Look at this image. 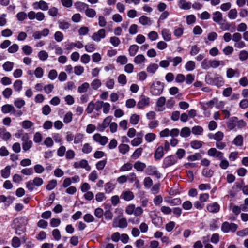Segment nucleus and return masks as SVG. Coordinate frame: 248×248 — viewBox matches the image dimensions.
Wrapping results in <instances>:
<instances>
[{"label": "nucleus", "instance_id": "obj_1", "mask_svg": "<svg viewBox=\"0 0 248 248\" xmlns=\"http://www.w3.org/2000/svg\"><path fill=\"white\" fill-rule=\"evenodd\" d=\"M164 87V84L160 81L154 82L151 86L150 92L153 95H159L162 93Z\"/></svg>", "mask_w": 248, "mask_h": 248}, {"label": "nucleus", "instance_id": "obj_2", "mask_svg": "<svg viewBox=\"0 0 248 248\" xmlns=\"http://www.w3.org/2000/svg\"><path fill=\"white\" fill-rule=\"evenodd\" d=\"M43 180L41 178L36 177L33 180H30L26 183V187L30 191L32 192L34 190L35 186H40L43 184Z\"/></svg>", "mask_w": 248, "mask_h": 248}, {"label": "nucleus", "instance_id": "obj_3", "mask_svg": "<svg viewBox=\"0 0 248 248\" xmlns=\"http://www.w3.org/2000/svg\"><path fill=\"white\" fill-rule=\"evenodd\" d=\"M22 149L24 152L28 151L32 146V141L30 140L28 134L25 133L21 137Z\"/></svg>", "mask_w": 248, "mask_h": 248}, {"label": "nucleus", "instance_id": "obj_4", "mask_svg": "<svg viewBox=\"0 0 248 248\" xmlns=\"http://www.w3.org/2000/svg\"><path fill=\"white\" fill-rule=\"evenodd\" d=\"M28 221V218L26 217H19L14 220L13 224H14V227L16 228V234L20 235L21 233L20 231L23 232L22 230H19V232L18 231L17 228L21 227L18 224H20L21 226H22V224H27Z\"/></svg>", "mask_w": 248, "mask_h": 248}, {"label": "nucleus", "instance_id": "obj_5", "mask_svg": "<svg viewBox=\"0 0 248 248\" xmlns=\"http://www.w3.org/2000/svg\"><path fill=\"white\" fill-rule=\"evenodd\" d=\"M238 225L235 223H229L228 222H224L221 226V230L225 233H227L230 231L234 232L236 231Z\"/></svg>", "mask_w": 248, "mask_h": 248}, {"label": "nucleus", "instance_id": "obj_6", "mask_svg": "<svg viewBox=\"0 0 248 248\" xmlns=\"http://www.w3.org/2000/svg\"><path fill=\"white\" fill-rule=\"evenodd\" d=\"M177 162L176 157L173 155L167 156L164 158L163 161V167L168 168L174 165Z\"/></svg>", "mask_w": 248, "mask_h": 248}, {"label": "nucleus", "instance_id": "obj_7", "mask_svg": "<svg viewBox=\"0 0 248 248\" xmlns=\"http://www.w3.org/2000/svg\"><path fill=\"white\" fill-rule=\"evenodd\" d=\"M106 36V31L104 29H99L97 32L93 34L92 39L96 42H99Z\"/></svg>", "mask_w": 248, "mask_h": 248}, {"label": "nucleus", "instance_id": "obj_8", "mask_svg": "<svg viewBox=\"0 0 248 248\" xmlns=\"http://www.w3.org/2000/svg\"><path fill=\"white\" fill-rule=\"evenodd\" d=\"M127 225L128 223L125 218H122L119 219L115 218L113 220V226L114 227L125 228L127 227Z\"/></svg>", "mask_w": 248, "mask_h": 248}, {"label": "nucleus", "instance_id": "obj_9", "mask_svg": "<svg viewBox=\"0 0 248 248\" xmlns=\"http://www.w3.org/2000/svg\"><path fill=\"white\" fill-rule=\"evenodd\" d=\"M93 138L95 142L99 143L102 146L106 145L108 141V138L106 136H102L99 133L95 134Z\"/></svg>", "mask_w": 248, "mask_h": 248}, {"label": "nucleus", "instance_id": "obj_10", "mask_svg": "<svg viewBox=\"0 0 248 248\" xmlns=\"http://www.w3.org/2000/svg\"><path fill=\"white\" fill-rule=\"evenodd\" d=\"M34 9H40L42 11H47L48 9V4L44 0H40L38 2H35L32 4Z\"/></svg>", "mask_w": 248, "mask_h": 248}, {"label": "nucleus", "instance_id": "obj_11", "mask_svg": "<svg viewBox=\"0 0 248 248\" xmlns=\"http://www.w3.org/2000/svg\"><path fill=\"white\" fill-rule=\"evenodd\" d=\"M74 167L77 169L84 168L88 171L91 170V167L89 166L88 161L85 159H82L79 162H75Z\"/></svg>", "mask_w": 248, "mask_h": 248}, {"label": "nucleus", "instance_id": "obj_12", "mask_svg": "<svg viewBox=\"0 0 248 248\" xmlns=\"http://www.w3.org/2000/svg\"><path fill=\"white\" fill-rule=\"evenodd\" d=\"M240 76V72L238 69H233L232 68H229L226 71V77L228 78H239Z\"/></svg>", "mask_w": 248, "mask_h": 248}, {"label": "nucleus", "instance_id": "obj_13", "mask_svg": "<svg viewBox=\"0 0 248 248\" xmlns=\"http://www.w3.org/2000/svg\"><path fill=\"white\" fill-rule=\"evenodd\" d=\"M146 172L149 175H155L157 178L161 177V174L157 171V168L153 166H149L146 170Z\"/></svg>", "mask_w": 248, "mask_h": 248}, {"label": "nucleus", "instance_id": "obj_14", "mask_svg": "<svg viewBox=\"0 0 248 248\" xmlns=\"http://www.w3.org/2000/svg\"><path fill=\"white\" fill-rule=\"evenodd\" d=\"M207 210L210 213H217L220 210L219 205L216 202L209 204L206 207Z\"/></svg>", "mask_w": 248, "mask_h": 248}, {"label": "nucleus", "instance_id": "obj_15", "mask_svg": "<svg viewBox=\"0 0 248 248\" xmlns=\"http://www.w3.org/2000/svg\"><path fill=\"white\" fill-rule=\"evenodd\" d=\"M207 153L209 156L218 157L220 159H222L223 158V153L217 151L215 148L210 149L208 151Z\"/></svg>", "mask_w": 248, "mask_h": 248}, {"label": "nucleus", "instance_id": "obj_16", "mask_svg": "<svg viewBox=\"0 0 248 248\" xmlns=\"http://www.w3.org/2000/svg\"><path fill=\"white\" fill-rule=\"evenodd\" d=\"M150 104V98L148 97L143 96L138 102L137 108H142L145 106H148Z\"/></svg>", "mask_w": 248, "mask_h": 248}, {"label": "nucleus", "instance_id": "obj_17", "mask_svg": "<svg viewBox=\"0 0 248 248\" xmlns=\"http://www.w3.org/2000/svg\"><path fill=\"white\" fill-rule=\"evenodd\" d=\"M164 148L162 146L158 147L154 153V158L156 160H160L164 156Z\"/></svg>", "mask_w": 248, "mask_h": 248}, {"label": "nucleus", "instance_id": "obj_18", "mask_svg": "<svg viewBox=\"0 0 248 248\" xmlns=\"http://www.w3.org/2000/svg\"><path fill=\"white\" fill-rule=\"evenodd\" d=\"M112 117L111 116H108L103 121L101 125H100L98 129L100 131H103L106 127H107L111 123Z\"/></svg>", "mask_w": 248, "mask_h": 248}, {"label": "nucleus", "instance_id": "obj_19", "mask_svg": "<svg viewBox=\"0 0 248 248\" xmlns=\"http://www.w3.org/2000/svg\"><path fill=\"white\" fill-rule=\"evenodd\" d=\"M143 136V134L142 132L138 133L137 134V137L134 138L131 141V145L133 146H137L140 144L142 142V137Z\"/></svg>", "mask_w": 248, "mask_h": 248}, {"label": "nucleus", "instance_id": "obj_20", "mask_svg": "<svg viewBox=\"0 0 248 248\" xmlns=\"http://www.w3.org/2000/svg\"><path fill=\"white\" fill-rule=\"evenodd\" d=\"M1 111L4 114L8 113L10 112H16V109L14 107L10 104H6L1 107Z\"/></svg>", "mask_w": 248, "mask_h": 248}, {"label": "nucleus", "instance_id": "obj_21", "mask_svg": "<svg viewBox=\"0 0 248 248\" xmlns=\"http://www.w3.org/2000/svg\"><path fill=\"white\" fill-rule=\"evenodd\" d=\"M121 197L125 201H129L134 199V195L130 191H124L121 194Z\"/></svg>", "mask_w": 248, "mask_h": 248}, {"label": "nucleus", "instance_id": "obj_22", "mask_svg": "<svg viewBox=\"0 0 248 248\" xmlns=\"http://www.w3.org/2000/svg\"><path fill=\"white\" fill-rule=\"evenodd\" d=\"M165 201L171 206L179 205L181 202L180 198L171 199L170 197H168L165 198Z\"/></svg>", "mask_w": 248, "mask_h": 248}, {"label": "nucleus", "instance_id": "obj_23", "mask_svg": "<svg viewBox=\"0 0 248 248\" xmlns=\"http://www.w3.org/2000/svg\"><path fill=\"white\" fill-rule=\"evenodd\" d=\"M236 117H232L229 119L227 123V127L229 130H232L236 127Z\"/></svg>", "mask_w": 248, "mask_h": 248}, {"label": "nucleus", "instance_id": "obj_24", "mask_svg": "<svg viewBox=\"0 0 248 248\" xmlns=\"http://www.w3.org/2000/svg\"><path fill=\"white\" fill-rule=\"evenodd\" d=\"M161 34L163 39L166 41H170L171 39V35L170 30L168 29H163L161 31Z\"/></svg>", "mask_w": 248, "mask_h": 248}, {"label": "nucleus", "instance_id": "obj_25", "mask_svg": "<svg viewBox=\"0 0 248 248\" xmlns=\"http://www.w3.org/2000/svg\"><path fill=\"white\" fill-rule=\"evenodd\" d=\"M74 6L75 8L80 12L85 11L86 9L89 7L88 5L80 1H78L75 3Z\"/></svg>", "mask_w": 248, "mask_h": 248}, {"label": "nucleus", "instance_id": "obj_26", "mask_svg": "<svg viewBox=\"0 0 248 248\" xmlns=\"http://www.w3.org/2000/svg\"><path fill=\"white\" fill-rule=\"evenodd\" d=\"M179 7L184 10H189L191 8V4L185 0H181L179 1Z\"/></svg>", "mask_w": 248, "mask_h": 248}, {"label": "nucleus", "instance_id": "obj_27", "mask_svg": "<svg viewBox=\"0 0 248 248\" xmlns=\"http://www.w3.org/2000/svg\"><path fill=\"white\" fill-rule=\"evenodd\" d=\"M213 20L214 22L219 24L222 20V14L219 11H216L213 14Z\"/></svg>", "mask_w": 248, "mask_h": 248}, {"label": "nucleus", "instance_id": "obj_28", "mask_svg": "<svg viewBox=\"0 0 248 248\" xmlns=\"http://www.w3.org/2000/svg\"><path fill=\"white\" fill-rule=\"evenodd\" d=\"M146 167V164L140 161L136 162L134 165V168L138 171H142Z\"/></svg>", "mask_w": 248, "mask_h": 248}, {"label": "nucleus", "instance_id": "obj_29", "mask_svg": "<svg viewBox=\"0 0 248 248\" xmlns=\"http://www.w3.org/2000/svg\"><path fill=\"white\" fill-rule=\"evenodd\" d=\"M11 166H7L4 169L1 170V176L4 178H7L10 175Z\"/></svg>", "mask_w": 248, "mask_h": 248}, {"label": "nucleus", "instance_id": "obj_30", "mask_svg": "<svg viewBox=\"0 0 248 248\" xmlns=\"http://www.w3.org/2000/svg\"><path fill=\"white\" fill-rule=\"evenodd\" d=\"M145 60L146 58L143 54H139L135 57L134 62L136 64H140L143 63Z\"/></svg>", "mask_w": 248, "mask_h": 248}, {"label": "nucleus", "instance_id": "obj_31", "mask_svg": "<svg viewBox=\"0 0 248 248\" xmlns=\"http://www.w3.org/2000/svg\"><path fill=\"white\" fill-rule=\"evenodd\" d=\"M224 84V80L222 77L219 75L214 78V85L218 87L221 86Z\"/></svg>", "mask_w": 248, "mask_h": 248}, {"label": "nucleus", "instance_id": "obj_32", "mask_svg": "<svg viewBox=\"0 0 248 248\" xmlns=\"http://www.w3.org/2000/svg\"><path fill=\"white\" fill-rule=\"evenodd\" d=\"M139 46L137 45H131L129 48V54L131 56H135L139 50Z\"/></svg>", "mask_w": 248, "mask_h": 248}, {"label": "nucleus", "instance_id": "obj_33", "mask_svg": "<svg viewBox=\"0 0 248 248\" xmlns=\"http://www.w3.org/2000/svg\"><path fill=\"white\" fill-rule=\"evenodd\" d=\"M90 87V84L88 82H84L78 87V92L80 93H86Z\"/></svg>", "mask_w": 248, "mask_h": 248}, {"label": "nucleus", "instance_id": "obj_34", "mask_svg": "<svg viewBox=\"0 0 248 248\" xmlns=\"http://www.w3.org/2000/svg\"><path fill=\"white\" fill-rule=\"evenodd\" d=\"M14 63L10 61H7L2 65L3 69L7 72H10L14 67Z\"/></svg>", "mask_w": 248, "mask_h": 248}, {"label": "nucleus", "instance_id": "obj_35", "mask_svg": "<svg viewBox=\"0 0 248 248\" xmlns=\"http://www.w3.org/2000/svg\"><path fill=\"white\" fill-rule=\"evenodd\" d=\"M167 59L169 60L170 62H172V65L173 67H176L177 65L181 63L182 62V58L179 56L175 57L172 59H171V57H168L167 58Z\"/></svg>", "mask_w": 248, "mask_h": 248}, {"label": "nucleus", "instance_id": "obj_36", "mask_svg": "<svg viewBox=\"0 0 248 248\" xmlns=\"http://www.w3.org/2000/svg\"><path fill=\"white\" fill-rule=\"evenodd\" d=\"M139 21L142 25H150L151 24V21L150 18L145 16H142L140 17Z\"/></svg>", "mask_w": 248, "mask_h": 248}, {"label": "nucleus", "instance_id": "obj_37", "mask_svg": "<svg viewBox=\"0 0 248 248\" xmlns=\"http://www.w3.org/2000/svg\"><path fill=\"white\" fill-rule=\"evenodd\" d=\"M180 134L182 137L186 138L190 136L191 130L189 127H185L181 129Z\"/></svg>", "mask_w": 248, "mask_h": 248}, {"label": "nucleus", "instance_id": "obj_38", "mask_svg": "<svg viewBox=\"0 0 248 248\" xmlns=\"http://www.w3.org/2000/svg\"><path fill=\"white\" fill-rule=\"evenodd\" d=\"M185 67L187 71H193L195 68V62L193 61H189L186 63Z\"/></svg>", "mask_w": 248, "mask_h": 248}, {"label": "nucleus", "instance_id": "obj_39", "mask_svg": "<svg viewBox=\"0 0 248 248\" xmlns=\"http://www.w3.org/2000/svg\"><path fill=\"white\" fill-rule=\"evenodd\" d=\"M119 152L123 155L125 154L129 150V146L127 144H121L118 147Z\"/></svg>", "mask_w": 248, "mask_h": 248}, {"label": "nucleus", "instance_id": "obj_40", "mask_svg": "<svg viewBox=\"0 0 248 248\" xmlns=\"http://www.w3.org/2000/svg\"><path fill=\"white\" fill-rule=\"evenodd\" d=\"M84 138V136L83 134L78 133L74 136V143L75 144H78L81 143Z\"/></svg>", "mask_w": 248, "mask_h": 248}, {"label": "nucleus", "instance_id": "obj_41", "mask_svg": "<svg viewBox=\"0 0 248 248\" xmlns=\"http://www.w3.org/2000/svg\"><path fill=\"white\" fill-rule=\"evenodd\" d=\"M228 16L229 19L234 20L237 16V11L236 9H232L229 11L228 13Z\"/></svg>", "mask_w": 248, "mask_h": 248}, {"label": "nucleus", "instance_id": "obj_42", "mask_svg": "<svg viewBox=\"0 0 248 248\" xmlns=\"http://www.w3.org/2000/svg\"><path fill=\"white\" fill-rule=\"evenodd\" d=\"M211 60L204 59L201 63V67L203 69L208 70L211 67Z\"/></svg>", "mask_w": 248, "mask_h": 248}, {"label": "nucleus", "instance_id": "obj_43", "mask_svg": "<svg viewBox=\"0 0 248 248\" xmlns=\"http://www.w3.org/2000/svg\"><path fill=\"white\" fill-rule=\"evenodd\" d=\"M91 86L93 90H97L101 87L102 83L100 80L98 79H95L91 82Z\"/></svg>", "mask_w": 248, "mask_h": 248}, {"label": "nucleus", "instance_id": "obj_44", "mask_svg": "<svg viewBox=\"0 0 248 248\" xmlns=\"http://www.w3.org/2000/svg\"><path fill=\"white\" fill-rule=\"evenodd\" d=\"M23 82L21 80H17L14 83V88L15 91L20 92L22 88Z\"/></svg>", "mask_w": 248, "mask_h": 248}, {"label": "nucleus", "instance_id": "obj_45", "mask_svg": "<svg viewBox=\"0 0 248 248\" xmlns=\"http://www.w3.org/2000/svg\"><path fill=\"white\" fill-rule=\"evenodd\" d=\"M158 65L156 63H152L150 64L147 67V71L149 73L154 74L156 70L158 69Z\"/></svg>", "mask_w": 248, "mask_h": 248}, {"label": "nucleus", "instance_id": "obj_46", "mask_svg": "<svg viewBox=\"0 0 248 248\" xmlns=\"http://www.w3.org/2000/svg\"><path fill=\"white\" fill-rule=\"evenodd\" d=\"M233 143L236 146H241L243 145V138L242 135H238L234 139Z\"/></svg>", "mask_w": 248, "mask_h": 248}, {"label": "nucleus", "instance_id": "obj_47", "mask_svg": "<svg viewBox=\"0 0 248 248\" xmlns=\"http://www.w3.org/2000/svg\"><path fill=\"white\" fill-rule=\"evenodd\" d=\"M20 245L21 242L20 239L16 236L14 237L11 241V245L14 248H16L19 247Z\"/></svg>", "mask_w": 248, "mask_h": 248}, {"label": "nucleus", "instance_id": "obj_48", "mask_svg": "<svg viewBox=\"0 0 248 248\" xmlns=\"http://www.w3.org/2000/svg\"><path fill=\"white\" fill-rule=\"evenodd\" d=\"M21 126L23 128L28 129L33 126V123L29 120H25L21 123Z\"/></svg>", "mask_w": 248, "mask_h": 248}, {"label": "nucleus", "instance_id": "obj_49", "mask_svg": "<svg viewBox=\"0 0 248 248\" xmlns=\"http://www.w3.org/2000/svg\"><path fill=\"white\" fill-rule=\"evenodd\" d=\"M85 14L88 17L93 18L96 15V12L94 9L89 8L88 7L85 10Z\"/></svg>", "mask_w": 248, "mask_h": 248}, {"label": "nucleus", "instance_id": "obj_50", "mask_svg": "<svg viewBox=\"0 0 248 248\" xmlns=\"http://www.w3.org/2000/svg\"><path fill=\"white\" fill-rule=\"evenodd\" d=\"M184 29L183 27L176 28L174 30V35L177 37H180L183 34Z\"/></svg>", "mask_w": 248, "mask_h": 248}, {"label": "nucleus", "instance_id": "obj_51", "mask_svg": "<svg viewBox=\"0 0 248 248\" xmlns=\"http://www.w3.org/2000/svg\"><path fill=\"white\" fill-rule=\"evenodd\" d=\"M156 138V135L153 133H149L145 136V139L147 142H151Z\"/></svg>", "mask_w": 248, "mask_h": 248}, {"label": "nucleus", "instance_id": "obj_52", "mask_svg": "<svg viewBox=\"0 0 248 248\" xmlns=\"http://www.w3.org/2000/svg\"><path fill=\"white\" fill-rule=\"evenodd\" d=\"M140 116L136 114H133L131 116L130 119V122L133 125L137 124L139 120H140Z\"/></svg>", "mask_w": 248, "mask_h": 248}, {"label": "nucleus", "instance_id": "obj_53", "mask_svg": "<svg viewBox=\"0 0 248 248\" xmlns=\"http://www.w3.org/2000/svg\"><path fill=\"white\" fill-rule=\"evenodd\" d=\"M34 74L37 78H40L44 75V71L41 67H38L35 70Z\"/></svg>", "mask_w": 248, "mask_h": 248}, {"label": "nucleus", "instance_id": "obj_54", "mask_svg": "<svg viewBox=\"0 0 248 248\" xmlns=\"http://www.w3.org/2000/svg\"><path fill=\"white\" fill-rule=\"evenodd\" d=\"M214 171L208 168L204 169L202 171V174L206 177H211L213 176Z\"/></svg>", "mask_w": 248, "mask_h": 248}, {"label": "nucleus", "instance_id": "obj_55", "mask_svg": "<svg viewBox=\"0 0 248 248\" xmlns=\"http://www.w3.org/2000/svg\"><path fill=\"white\" fill-rule=\"evenodd\" d=\"M143 149L142 148L140 147L137 149L132 155V158L135 159L138 158L141 155Z\"/></svg>", "mask_w": 248, "mask_h": 248}, {"label": "nucleus", "instance_id": "obj_56", "mask_svg": "<svg viewBox=\"0 0 248 248\" xmlns=\"http://www.w3.org/2000/svg\"><path fill=\"white\" fill-rule=\"evenodd\" d=\"M133 165L130 163H127L123 165L120 168V171H127L132 169Z\"/></svg>", "mask_w": 248, "mask_h": 248}, {"label": "nucleus", "instance_id": "obj_57", "mask_svg": "<svg viewBox=\"0 0 248 248\" xmlns=\"http://www.w3.org/2000/svg\"><path fill=\"white\" fill-rule=\"evenodd\" d=\"M38 57L41 61H46L48 57V53L45 50H41L38 54Z\"/></svg>", "mask_w": 248, "mask_h": 248}, {"label": "nucleus", "instance_id": "obj_58", "mask_svg": "<svg viewBox=\"0 0 248 248\" xmlns=\"http://www.w3.org/2000/svg\"><path fill=\"white\" fill-rule=\"evenodd\" d=\"M52 138L56 143H59L61 144L62 143V138L59 133H54L52 135Z\"/></svg>", "mask_w": 248, "mask_h": 248}, {"label": "nucleus", "instance_id": "obj_59", "mask_svg": "<svg viewBox=\"0 0 248 248\" xmlns=\"http://www.w3.org/2000/svg\"><path fill=\"white\" fill-rule=\"evenodd\" d=\"M118 82L119 84L124 85L127 83L126 77L124 74H121L118 77Z\"/></svg>", "mask_w": 248, "mask_h": 248}, {"label": "nucleus", "instance_id": "obj_60", "mask_svg": "<svg viewBox=\"0 0 248 248\" xmlns=\"http://www.w3.org/2000/svg\"><path fill=\"white\" fill-rule=\"evenodd\" d=\"M203 131V128L200 126H195L192 128V132L194 135H201Z\"/></svg>", "mask_w": 248, "mask_h": 248}, {"label": "nucleus", "instance_id": "obj_61", "mask_svg": "<svg viewBox=\"0 0 248 248\" xmlns=\"http://www.w3.org/2000/svg\"><path fill=\"white\" fill-rule=\"evenodd\" d=\"M73 114L71 112H67L63 118V122L65 123H69L72 121Z\"/></svg>", "mask_w": 248, "mask_h": 248}, {"label": "nucleus", "instance_id": "obj_62", "mask_svg": "<svg viewBox=\"0 0 248 248\" xmlns=\"http://www.w3.org/2000/svg\"><path fill=\"white\" fill-rule=\"evenodd\" d=\"M152 223L157 227H159L162 223V218L161 217L156 216L152 219Z\"/></svg>", "mask_w": 248, "mask_h": 248}, {"label": "nucleus", "instance_id": "obj_63", "mask_svg": "<svg viewBox=\"0 0 248 248\" xmlns=\"http://www.w3.org/2000/svg\"><path fill=\"white\" fill-rule=\"evenodd\" d=\"M114 188V185L111 182H108L105 184V190L106 193H110Z\"/></svg>", "mask_w": 248, "mask_h": 248}, {"label": "nucleus", "instance_id": "obj_64", "mask_svg": "<svg viewBox=\"0 0 248 248\" xmlns=\"http://www.w3.org/2000/svg\"><path fill=\"white\" fill-rule=\"evenodd\" d=\"M233 50L234 49L232 46H227L223 48V52L224 55H229L232 54Z\"/></svg>", "mask_w": 248, "mask_h": 248}]
</instances>
